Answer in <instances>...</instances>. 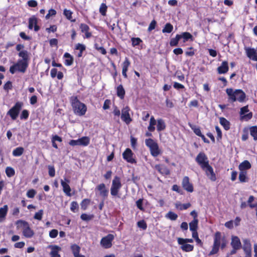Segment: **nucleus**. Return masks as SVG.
Wrapping results in <instances>:
<instances>
[{
    "label": "nucleus",
    "instance_id": "a18cd8bd",
    "mask_svg": "<svg viewBox=\"0 0 257 257\" xmlns=\"http://www.w3.org/2000/svg\"><path fill=\"white\" fill-rule=\"evenodd\" d=\"M165 217L171 220H176L178 218V215L172 211H169Z\"/></svg>",
    "mask_w": 257,
    "mask_h": 257
},
{
    "label": "nucleus",
    "instance_id": "e433bc0d",
    "mask_svg": "<svg viewBox=\"0 0 257 257\" xmlns=\"http://www.w3.org/2000/svg\"><path fill=\"white\" fill-rule=\"evenodd\" d=\"M24 152V149L22 147H17L13 151V155L15 157L21 156Z\"/></svg>",
    "mask_w": 257,
    "mask_h": 257
},
{
    "label": "nucleus",
    "instance_id": "0e129e2a",
    "mask_svg": "<svg viewBox=\"0 0 257 257\" xmlns=\"http://www.w3.org/2000/svg\"><path fill=\"white\" fill-rule=\"evenodd\" d=\"M231 245L233 248L236 250L241 247V242H231Z\"/></svg>",
    "mask_w": 257,
    "mask_h": 257
},
{
    "label": "nucleus",
    "instance_id": "aec40b11",
    "mask_svg": "<svg viewBox=\"0 0 257 257\" xmlns=\"http://www.w3.org/2000/svg\"><path fill=\"white\" fill-rule=\"evenodd\" d=\"M63 58H65L64 63L66 66H69L73 64L74 62L73 57L69 53L66 52L63 55Z\"/></svg>",
    "mask_w": 257,
    "mask_h": 257
},
{
    "label": "nucleus",
    "instance_id": "774afa93",
    "mask_svg": "<svg viewBox=\"0 0 257 257\" xmlns=\"http://www.w3.org/2000/svg\"><path fill=\"white\" fill-rule=\"evenodd\" d=\"M13 87L12 83L10 81L7 82L4 85V89L8 91L9 90L12 89Z\"/></svg>",
    "mask_w": 257,
    "mask_h": 257
},
{
    "label": "nucleus",
    "instance_id": "69168bd1",
    "mask_svg": "<svg viewBox=\"0 0 257 257\" xmlns=\"http://www.w3.org/2000/svg\"><path fill=\"white\" fill-rule=\"evenodd\" d=\"M188 51L185 52V55L188 56H193L195 54V51L194 48L190 47L188 48Z\"/></svg>",
    "mask_w": 257,
    "mask_h": 257
},
{
    "label": "nucleus",
    "instance_id": "bb28decb",
    "mask_svg": "<svg viewBox=\"0 0 257 257\" xmlns=\"http://www.w3.org/2000/svg\"><path fill=\"white\" fill-rule=\"evenodd\" d=\"M125 94V90L121 84L119 85L116 87V95L121 99H123Z\"/></svg>",
    "mask_w": 257,
    "mask_h": 257
},
{
    "label": "nucleus",
    "instance_id": "052dcab7",
    "mask_svg": "<svg viewBox=\"0 0 257 257\" xmlns=\"http://www.w3.org/2000/svg\"><path fill=\"white\" fill-rule=\"evenodd\" d=\"M57 14L56 11L51 9L49 10L48 14L46 15L45 18L46 20L50 19L51 17L55 16Z\"/></svg>",
    "mask_w": 257,
    "mask_h": 257
},
{
    "label": "nucleus",
    "instance_id": "c03bdc74",
    "mask_svg": "<svg viewBox=\"0 0 257 257\" xmlns=\"http://www.w3.org/2000/svg\"><path fill=\"white\" fill-rule=\"evenodd\" d=\"M181 36V39H183V42H185L189 39H192V35L189 32H183L181 34H179Z\"/></svg>",
    "mask_w": 257,
    "mask_h": 257
},
{
    "label": "nucleus",
    "instance_id": "cd10ccee",
    "mask_svg": "<svg viewBox=\"0 0 257 257\" xmlns=\"http://www.w3.org/2000/svg\"><path fill=\"white\" fill-rule=\"evenodd\" d=\"M71 249L74 257H85L84 255L79 254L80 247L78 245L73 244L71 246Z\"/></svg>",
    "mask_w": 257,
    "mask_h": 257
},
{
    "label": "nucleus",
    "instance_id": "a878e982",
    "mask_svg": "<svg viewBox=\"0 0 257 257\" xmlns=\"http://www.w3.org/2000/svg\"><path fill=\"white\" fill-rule=\"evenodd\" d=\"M8 207L7 205L0 208V222L4 221L7 214Z\"/></svg>",
    "mask_w": 257,
    "mask_h": 257
},
{
    "label": "nucleus",
    "instance_id": "e2e57ef3",
    "mask_svg": "<svg viewBox=\"0 0 257 257\" xmlns=\"http://www.w3.org/2000/svg\"><path fill=\"white\" fill-rule=\"evenodd\" d=\"M143 198L139 199V200H138L136 201V205H137V207L140 210H141L142 211L144 210V208L143 206Z\"/></svg>",
    "mask_w": 257,
    "mask_h": 257
},
{
    "label": "nucleus",
    "instance_id": "7ed1b4c3",
    "mask_svg": "<svg viewBox=\"0 0 257 257\" xmlns=\"http://www.w3.org/2000/svg\"><path fill=\"white\" fill-rule=\"evenodd\" d=\"M226 92L231 102H243L246 97L245 93L241 89H236L233 91L232 88H227Z\"/></svg>",
    "mask_w": 257,
    "mask_h": 257
},
{
    "label": "nucleus",
    "instance_id": "49530a36",
    "mask_svg": "<svg viewBox=\"0 0 257 257\" xmlns=\"http://www.w3.org/2000/svg\"><path fill=\"white\" fill-rule=\"evenodd\" d=\"M250 135L253 138L254 140H257V126H252L250 127Z\"/></svg>",
    "mask_w": 257,
    "mask_h": 257
},
{
    "label": "nucleus",
    "instance_id": "4be33fe9",
    "mask_svg": "<svg viewBox=\"0 0 257 257\" xmlns=\"http://www.w3.org/2000/svg\"><path fill=\"white\" fill-rule=\"evenodd\" d=\"M228 69L227 61H224L221 63V65L217 68V72L220 74H225L228 72Z\"/></svg>",
    "mask_w": 257,
    "mask_h": 257
},
{
    "label": "nucleus",
    "instance_id": "0eeeda50",
    "mask_svg": "<svg viewBox=\"0 0 257 257\" xmlns=\"http://www.w3.org/2000/svg\"><path fill=\"white\" fill-rule=\"evenodd\" d=\"M23 105L22 102H17L15 105L8 111L7 115H9L12 120H16Z\"/></svg>",
    "mask_w": 257,
    "mask_h": 257
},
{
    "label": "nucleus",
    "instance_id": "6e6d98bb",
    "mask_svg": "<svg viewBox=\"0 0 257 257\" xmlns=\"http://www.w3.org/2000/svg\"><path fill=\"white\" fill-rule=\"evenodd\" d=\"M137 225L138 227L146 230L147 228V224L144 220H141L137 222Z\"/></svg>",
    "mask_w": 257,
    "mask_h": 257
},
{
    "label": "nucleus",
    "instance_id": "dca6fc26",
    "mask_svg": "<svg viewBox=\"0 0 257 257\" xmlns=\"http://www.w3.org/2000/svg\"><path fill=\"white\" fill-rule=\"evenodd\" d=\"M95 190L99 192V195L104 199L106 198L108 196V190L106 188L105 185L104 183H101L98 185Z\"/></svg>",
    "mask_w": 257,
    "mask_h": 257
},
{
    "label": "nucleus",
    "instance_id": "338daca9",
    "mask_svg": "<svg viewBox=\"0 0 257 257\" xmlns=\"http://www.w3.org/2000/svg\"><path fill=\"white\" fill-rule=\"evenodd\" d=\"M48 170L49 176L51 177H54L55 175V170L54 167L53 166H49Z\"/></svg>",
    "mask_w": 257,
    "mask_h": 257
},
{
    "label": "nucleus",
    "instance_id": "f704fd0d",
    "mask_svg": "<svg viewBox=\"0 0 257 257\" xmlns=\"http://www.w3.org/2000/svg\"><path fill=\"white\" fill-rule=\"evenodd\" d=\"M188 125L190 127L196 135L200 137L202 135L200 128L199 126H197L196 125L192 124L190 122L188 123Z\"/></svg>",
    "mask_w": 257,
    "mask_h": 257
},
{
    "label": "nucleus",
    "instance_id": "a211bd4d",
    "mask_svg": "<svg viewBox=\"0 0 257 257\" xmlns=\"http://www.w3.org/2000/svg\"><path fill=\"white\" fill-rule=\"evenodd\" d=\"M18 56L22 59L18 60L29 64L30 61V54L26 50H23L18 53Z\"/></svg>",
    "mask_w": 257,
    "mask_h": 257
},
{
    "label": "nucleus",
    "instance_id": "393cba45",
    "mask_svg": "<svg viewBox=\"0 0 257 257\" xmlns=\"http://www.w3.org/2000/svg\"><path fill=\"white\" fill-rule=\"evenodd\" d=\"M157 130L158 132H161L165 130L166 125L164 119L159 118L157 122Z\"/></svg>",
    "mask_w": 257,
    "mask_h": 257
},
{
    "label": "nucleus",
    "instance_id": "c756f323",
    "mask_svg": "<svg viewBox=\"0 0 257 257\" xmlns=\"http://www.w3.org/2000/svg\"><path fill=\"white\" fill-rule=\"evenodd\" d=\"M156 120L154 116H152L150 118L149 125L148 126V130L151 132H153L155 130V125L157 124Z\"/></svg>",
    "mask_w": 257,
    "mask_h": 257
},
{
    "label": "nucleus",
    "instance_id": "b1692460",
    "mask_svg": "<svg viewBox=\"0 0 257 257\" xmlns=\"http://www.w3.org/2000/svg\"><path fill=\"white\" fill-rule=\"evenodd\" d=\"M49 248L51 249L50 255L51 257H60L58 252L61 250V248L57 245H49Z\"/></svg>",
    "mask_w": 257,
    "mask_h": 257
},
{
    "label": "nucleus",
    "instance_id": "c9c22d12",
    "mask_svg": "<svg viewBox=\"0 0 257 257\" xmlns=\"http://www.w3.org/2000/svg\"><path fill=\"white\" fill-rule=\"evenodd\" d=\"M91 200L90 199L85 198L82 200L80 203L81 208L83 210L87 209L88 206L90 204Z\"/></svg>",
    "mask_w": 257,
    "mask_h": 257
},
{
    "label": "nucleus",
    "instance_id": "8fccbe9b",
    "mask_svg": "<svg viewBox=\"0 0 257 257\" xmlns=\"http://www.w3.org/2000/svg\"><path fill=\"white\" fill-rule=\"evenodd\" d=\"M242 248L245 253H251V244L249 242H244Z\"/></svg>",
    "mask_w": 257,
    "mask_h": 257
},
{
    "label": "nucleus",
    "instance_id": "2f4dec72",
    "mask_svg": "<svg viewBox=\"0 0 257 257\" xmlns=\"http://www.w3.org/2000/svg\"><path fill=\"white\" fill-rule=\"evenodd\" d=\"M238 179L240 183H245L248 181V178L247 176L246 171H240L239 173Z\"/></svg>",
    "mask_w": 257,
    "mask_h": 257
},
{
    "label": "nucleus",
    "instance_id": "5fc2aeb1",
    "mask_svg": "<svg viewBox=\"0 0 257 257\" xmlns=\"http://www.w3.org/2000/svg\"><path fill=\"white\" fill-rule=\"evenodd\" d=\"M94 48L103 55L106 54V51L105 48L102 46H100L98 44L96 43L94 44Z\"/></svg>",
    "mask_w": 257,
    "mask_h": 257
},
{
    "label": "nucleus",
    "instance_id": "f03ea898",
    "mask_svg": "<svg viewBox=\"0 0 257 257\" xmlns=\"http://www.w3.org/2000/svg\"><path fill=\"white\" fill-rule=\"evenodd\" d=\"M71 104L74 113L79 116L84 115L87 111L86 105L81 102L77 96H72L70 99Z\"/></svg>",
    "mask_w": 257,
    "mask_h": 257
},
{
    "label": "nucleus",
    "instance_id": "79ce46f5",
    "mask_svg": "<svg viewBox=\"0 0 257 257\" xmlns=\"http://www.w3.org/2000/svg\"><path fill=\"white\" fill-rule=\"evenodd\" d=\"M173 30V25L171 23H168L165 25L164 28L162 30V32L163 33H170L172 32Z\"/></svg>",
    "mask_w": 257,
    "mask_h": 257
},
{
    "label": "nucleus",
    "instance_id": "9b49d317",
    "mask_svg": "<svg viewBox=\"0 0 257 257\" xmlns=\"http://www.w3.org/2000/svg\"><path fill=\"white\" fill-rule=\"evenodd\" d=\"M182 186L186 191L192 193L194 191L193 184L190 183V179L188 176H185L182 180Z\"/></svg>",
    "mask_w": 257,
    "mask_h": 257
},
{
    "label": "nucleus",
    "instance_id": "423d86ee",
    "mask_svg": "<svg viewBox=\"0 0 257 257\" xmlns=\"http://www.w3.org/2000/svg\"><path fill=\"white\" fill-rule=\"evenodd\" d=\"M145 144L150 149L151 154L153 157H156L161 153L157 143L152 139H146Z\"/></svg>",
    "mask_w": 257,
    "mask_h": 257
},
{
    "label": "nucleus",
    "instance_id": "473e14b6",
    "mask_svg": "<svg viewBox=\"0 0 257 257\" xmlns=\"http://www.w3.org/2000/svg\"><path fill=\"white\" fill-rule=\"evenodd\" d=\"M72 14L73 12L69 10L65 9L63 11V15L65 16L66 19L71 22H75L76 20L75 19H72Z\"/></svg>",
    "mask_w": 257,
    "mask_h": 257
},
{
    "label": "nucleus",
    "instance_id": "412c9836",
    "mask_svg": "<svg viewBox=\"0 0 257 257\" xmlns=\"http://www.w3.org/2000/svg\"><path fill=\"white\" fill-rule=\"evenodd\" d=\"M86 46L84 44L79 43L75 44L74 47V50L79 51V52L77 55L78 58H80L82 57L83 53L84 51L86 50Z\"/></svg>",
    "mask_w": 257,
    "mask_h": 257
},
{
    "label": "nucleus",
    "instance_id": "864d4df0",
    "mask_svg": "<svg viewBox=\"0 0 257 257\" xmlns=\"http://www.w3.org/2000/svg\"><path fill=\"white\" fill-rule=\"evenodd\" d=\"M93 217L94 216L92 214L88 215L86 213H82L80 216V218L82 220L86 221L91 220L93 218Z\"/></svg>",
    "mask_w": 257,
    "mask_h": 257
},
{
    "label": "nucleus",
    "instance_id": "20e7f679",
    "mask_svg": "<svg viewBox=\"0 0 257 257\" xmlns=\"http://www.w3.org/2000/svg\"><path fill=\"white\" fill-rule=\"evenodd\" d=\"M17 227L22 228L23 234L26 237H31L33 236L34 233L30 227L29 223L25 220H19L16 223Z\"/></svg>",
    "mask_w": 257,
    "mask_h": 257
},
{
    "label": "nucleus",
    "instance_id": "9d476101",
    "mask_svg": "<svg viewBox=\"0 0 257 257\" xmlns=\"http://www.w3.org/2000/svg\"><path fill=\"white\" fill-rule=\"evenodd\" d=\"M130 108L128 106L123 107L121 110V119L126 124H130L132 119L130 114Z\"/></svg>",
    "mask_w": 257,
    "mask_h": 257
},
{
    "label": "nucleus",
    "instance_id": "6e6552de",
    "mask_svg": "<svg viewBox=\"0 0 257 257\" xmlns=\"http://www.w3.org/2000/svg\"><path fill=\"white\" fill-rule=\"evenodd\" d=\"M122 186L120 178L115 176L112 181L110 188V194L112 196H118V192Z\"/></svg>",
    "mask_w": 257,
    "mask_h": 257
},
{
    "label": "nucleus",
    "instance_id": "6ab92c4d",
    "mask_svg": "<svg viewBox=\"0 0 257 257\" xmlns=\"http://www.w3.org/2000/svg\"><path fill=\"white\" fill-rule=\"evenodd\" d=\"M245 52L247 56L254 61H257V52L254 48H246Z\"/></svg>",
    "mask_w": 257,
    "mask_h": 257
},
{
    "label": "nucleus",
    "instance_id": "ea45409f",
    "mask_svg": "<svg viewBox=\"0 0 257 257\" xmlns=\"http://www.w3.org/2000/svg\"><path fill=\"white\" fill-rule=\"evenodd\" d=\"M220 245V242H214L212 250L209 253L211 255L216 254L218 251L219 246Z\"/></svg>",
    "mask_w": 257,
    "mask_h": 257
},
{
    "label": "nucleus",
    "instance_id": "a19ab883",
    "mask_svg": "<svg viewBox=\"0 0 257 257\" xmlns=\"http://www.w3.org/2000/svg\"><path fill=\"white\" fill-rule=\"evenodd\" d=\"M254 200V197L252 195H251L249 197V198L247 200V203L248 204L249 206L251 208H255V211H256V216L257 217V203L255 204H252V202Z\"/></svg>",
    "mask_w": 257,
    "mask_h": 257
},
{
    "label": "nucleus",
    "instance_id": "4d7b16f0",
    "mask_svg": "<svg viewBox=\"0 0 257 257\" xmlns=\"http://www.w3.org/2000/svg\"><path fill=\"white\" fill-rule=\"evenodd\" d=\"M29 116V112L27 109H24L21 114L20 118L21 119H27Z\"/></svg>",
    "mask_w": 257,
    "mask_h": 257
},
{
    "label": "nucleus",
    "instance_id": "f8f14e48",
    "mask_svg": "<svg viewBox=\"0 0 257 257\" xmlns=\"http://www.w3.org/2000/svg\"><path fill=\"white\" fill-rule=\"evenodd\" d=\"M79 29L82 33H84L83 38L89 39L92 37V33L90 32L89 27L85 23H81L79 25Z\"/></svg>",
    "mask_w": 257,
    "mask_h": 257
},
{
    "label": "nucleus",
    "instance_id": "5701e85b",
    "mask_svg": "<svg viewBox=\"0 0 257 257\" xmlns=\"http://www.w3.org/2000/svg\"><path fill=\"white\" fill-rule=\"evenodd\" d=\"M251 167L249 162L247 160H244L241 162L238 166V169L240 171H246Z\"/></svg>",
    "mask_w": 257,
    "mask_h": 257
},
{
    "label": "nucleus",
    "instance_id": "39448f33",
    "mask_svg": "<svg viewBox=\"0 0 257 257\" xmlns=\"http://www.w3.org/2000/svg\"><path fill=\"white\" fill-rule=\"evenodd\" d=\"M29 66V64L18 60L14 65L10 68V72L14 74L16 72L25 73Z\"/></svg>",
    "mask_w": 257,
    "mask_h": 257
},
{
    "label": "nucleus",
    "instance_id": "ddd939ff",
    "mask_svg": "<svg viewBox=\"0 0 257 257\" xmlns=\"http://www.w3.org/2000/svg\"><path fill=\"white\" fill-rule=\"evenodd\" d=\"M37 23L38 19L36 16H32L29 19V29L32 30L34 28L35 32H38L40 29V27L37 25Z\"/></svg>",
    "mask_w": 257,
    "mask_h": 257
},
{
    "label": "nucleus",
    "instance_id": "f3484780",
    "mask_svg": "<svg viewBox=\"0 0 257 257\" xmlns=\"http://www.w3.org/2000/svg\"><path fill=\"white\" fill-rule=\"evenodd\" d=\"M65 181H64L63 180H61V184L63 187V191L65 193V194L68 196H71V188L69 185L68 183L70 182L69 180L67 179H65Z\"/></svg>",
    "mask_w": 257,
    "mask_h": 257
},
{
    "label": "nucleus",
    "instance_id": "13d9d810",
    "mask_svg": "<svg viewBox=\"0 0 257 257\" xmlns=\"http://www.w3.org/2000/svg\"><path fill=\"white\" fill-rule=\"evenodd\" d=\"M43 214V210L41 209L38 212H36L34 216V218L38 220H41Z\"/></svg>",
    "mask_w": 257,
    "mask_h": 257
},
{
    "label": "nucleus",
    "instance_id": "58836bf2",
    "mask_svg": "<svg viewBox=\"0 0 257 257\" xmlns=\"http://www.w3.org/2000/svg\"><path fill=\"white\" fill-rule=\"evenodd\" d=\"M198 224V219H193L189 223V228L191 231H194L197 230Z\"/></svg>",
    "mask_w": 257,
    "mask_h": 257
},
{
    "label": "nucleus",
    "instance_id": "2eb2a0df",
    "mask_svg": "<svg viewBox=\"0 0 257 257\" xmlns=\"http://www.w3.org/2000/svg\"><path fill=\"white\" fill-rule=\"evenodd\" d=\"M155 168L162 175H169L170 174V171L167 166L163 164L156 165Z\"/></svg>",
    "mask_w": 257,
    "mask_h": 257
},
{
    "label": "nucleus",
    "instance_id": "c85d7f7f",
    "mask_svg": "<svg viewBox=\"0 0 257 257\" xmlns=\"http://www.w3.org/2000/svg\"><path fill=\"white\" fill-rule=\"evenodd\" d=\"M219 122L225 130L228 131L230 129V123L225 118L223 117H220Z\"/></svg>",
    "mask_w": 257,
    "mask_h": 257
},
{
    "label": "nucleus",
    "instance_id": "7c9ffc66",
    "mask_svg": "<svg viewBox=\"0 0 257 257\" xmlns=\"http://www.w3.org/2000/svg\"><path fill=\"white\" fill-rule=\"evenodd\" d=\"M181 244V248L185 251H190L193 249V246L190 244L186 243L187 242H178Z\"/></svg>",
    "mask_w": 257,
    "mask_h": 257
},
{
    "label": "nucleus",
    "instance_id": "603ef678",
    "mask_svg": "<svg viewBox=\"0 0 257 257\" xmlns=\"http://www.w3.org/2000/svg\"><path fill=\"white\" fill-rule=\"evenodd\" d=\"M6 173L8 177H11L15 175V171L13 168L8 167L6 169Z\"/></svg>",
    "mask_w": 257,
    "mask_h": 257
},
{
    "label": "nucleus",
    "instance_id": "09e8293b",
    "mask_svg": "<svg viewBox=\"0 0 257 257\" xmlns=\"http://www.w3.org/2000/svg\"><path fill=\"white\" fill-rule=\"evenodd\" d=\"M132 45L133 47H136L139 45L143 41L140 38H131Z\"/></svg>",
    "mask_w": 257,
    "mask_h": 257
},
{
    "label": "nucleus",
    "instance_id": "3c124183",
    "mask_svg": "<svg viewBox=\"0 0 257 257\" xmlns=\"http://www.w3.org/2000/svg\"><path fill=\"white\" fill-rule=\"evenodd\" d=\"M107 9V7L106 5L104 3H102L101 4L99 8V13L102 16H105L106 14Z\"/></svg>",
    "mask_w": 257,
    "mask_h": 257
},
{
    "label": "nucleus",
    "instance_id": "4468645a",
    "mask_svg": "<svg viewBox=\"0 0 257 257\" xmlns=\"http://www.w3.org/2000/svg\"><path fill=\"white\" fill-rule=\"evenodd\" d=\"M249 111V109L248 108V105L244 106L241 108L240 111V114L241 115H243L241 116V119H244L246 120H248L250 119L252 117V113L250 112L246 114H244L245 113H247Z\"/></svg>",
    "mask_w": 257,
    "mask_h": 257
},
{
    "label": "nucleus",
    "instance_id": "4c0bfd02",
    "mask_svg": "<svg viewBox=\"0 0 257 257\" xmlns=\"http://www.w3.org/2000/svg\"><path fill=\"white\" fill-rule=\"evenodd\" d=\"M181 40V36L179 34L176 35L175 38L170 40V45L172 47L177 46L178 45L179 41Z\"/></svg>",
    "mask_w": 257,
    "mask_h": 257
},
{
    "label": "nucleus",
    "instance_id": "37998d69",
    "mask_svg": "<svg viewBox=\"0 0 257 257\" xmlns=\"http://www.w3.org/2000/svg\"><path fill=\"white\" fill-rule=\"evenodd\" d=\"M90 142V140L87 137H83L79 139V143L80 146H87Z\"/></svg>",
    "mask_w": 257,
    "mask_h": 257
},
{
    "label": "nucleus",
    "instance_id": "1a4fd4ad",
    "mask_svg": "<svg viewBox=\"0 0 257 257\" xmlns=\"http://www.w3.org/2000/svg\"><path fill=\"white\" fill-rule=\"evenodd\" d=\"M122 158L127 162L136 164L137 161L134 158V154L130 148L126 149L122 153Z\"/></svg>",
    "mask_w": 257,
    "mask_h": 257
},
{
    "label": "nucleus",
    "instance_id": "72a5a7b5",
    "mask_svg": "<svg viewBox=\"0 0 257 257\" xmlns=\"http://www.w3.org/2000/svg\"><path fill=\"white\" fill-rule=\"evenodd\" d=\"M191 206L190 203L182 204L180 202H177L175 204V207L180 210H186Z\"/></svg>",
    "mask_w": 257,
    "mask_h": 257
},
{
    "label": "nucleus",
    "instance_id": "f257e3e1",
    "mask_svg": "<svg viewBox=\"0 0 257 257\" xmlns=\"http://www.w3.org/2000/svg\"><path fill=\"white\" fill-rule=\"evenodd\" d=\"M195 161L205 172L207 177L213 182L216 180V177L213 169L209 165L208 159L204 152H200L195 158Z\"/></svg>",
    "mask_w": 257,
    "mask_h": 257
},
{
    "label": "nucleus",
    "instance_id": "bf43d9fd",
    "mask_svg": "<svg viewBox=\"0 0 257 257\" xmlns=\"http://www.w3.org/2000/svg\"><path fill=\"white\" fill-rule=\"evenodd\" d=\"M130 65H131V62H130L129 59L127 57H125V60L122 63V70H128V68L129 66H130Z\"/></svg>",
    "mask_w": 257,
    "mask_h": 257
},
{
    "label": "nucleus",
    "instance_id": "de8ad7c7",
    "mask_svg": "<svg viewBox=\"0 0 257 257\" xmlns=\"http://www.w3.org/2000/svg\"><path fill=\"white\" fill-rule=\"evenodd\" d=\"M79 205L76 201H72L70 204V210L72 212L75 213L78 211Z\"/></svg>",
    "mask_w": 257,
    "mask_h": 257
},
{
    "label": "nucleus",
    "instance_id": "680f3d73",
    "mask_svg": "<svg viewBox=\"0 0 257 257\" xmlns=\"http://www.w3.org/2000/svg\"><path fill=\"white\" fill-rule=\"evenodd\" d=\"M36 194V191L33 189H31L29 190L27 192V196L28 198H33L34 197Z\"/></svg>",
    "mask_w": 257,
    "mask_h": 257
}]
</instances>
